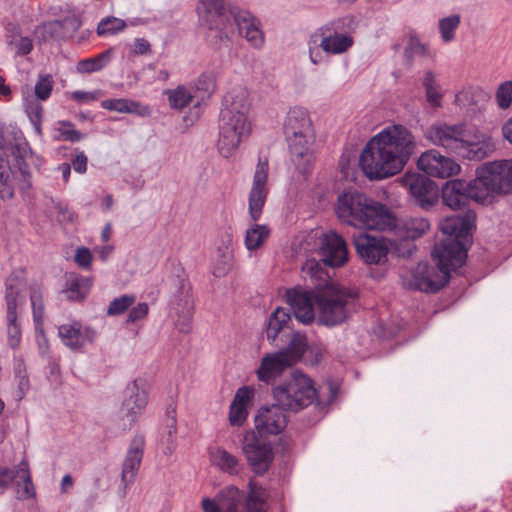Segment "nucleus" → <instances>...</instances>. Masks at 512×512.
Listing matches in <instances>:
<instances>
[{
  "label": "nucleus",
  "instance_id": "obj_6",
  "mask_svg": "<svg viewBox=\"0 0 512 512\" xmlns=\"http://www.w3.org/2000/svg\"><path fill=\"white\" fill-rule=\"evenodd\" d=\"M269 161L267 157H259L253 176L252 187L248 196V213L256 223L260 220L269 194L268 188ZM270 236V229L265 224H253L245 233V247L256 251Z\"/></svg>",
  "mask_w": 512,
  "mask_h": 512
},
{
  "label": "nucleus",
  "instance_id": "obj_60",
  "mask_svg": "<svg viewBox=\"0 0 512 512\" xmlns=\"http://www.w3.org/2000/svg\"><path fill=\"white\" fill-rule=\"evenodd\" d=\"M319 41L317 36L312 33L308 39V54L309 59L314 65H318L323 60V54L321 52V46L318 45Z\"/></svg>",
  "mask_w": 512,
  "mask_h": 512
},
{
  "label": "nucleus",
  "instance_id": "obj_54",
  "mask_svg": "<svg viewBox=\"0 0 512 512\" xmlns=\"http://www.w3.org/2000/svg\"><path fill=\"white\" fill-rule=\"evenodd\" d=\"M25 112L30 120L31 125L34 128H40L43 122L44 108L39 100H26Z\"/></svg>",
  "mask_w": 512,
  "mask_h": 512
},
{
  "label": "nucleus",
  "instance_id": "obj_12",
  "mask_svg": "<svg viewBox=\"0 0 512 512\" xmlns=\"http://www.w3.org/2000/svg\"><path fill=\"white\" fill-rule=\"evenodd\" d=\"M243 453L256 476H263L274 461L272 444L254 431L247 432L243 440Z\"/></svg>",
  "mask_w": 512,
  "mask_h": 512
},
{
  "label": "nucleus",
  "instance_id": "obj_53",
  "mask_svg": "<svg viewBox=\"0 0 512 512\" xmlns=\"http://www.w3.org/2000/svg\"><path fill=\"white\" fill-rule=\"evenodd\" d=\"M136 301V296L133 294H125L120 297L114 298L106 311L108 316H118L123 314L131 305Z\"/></svg>",
  "mask_w": 512,
  "mask_h": 512
},
{
  "label": "nucleus",
  "instance_id": "obj_9",
  "mask_svg": "<svg viewBox=\"0 0 512 512\" xmlns=\"http://www.w3.org/2000/svg\"><path fill=\"white\" fill-rule=\"evenodd\" d=\"M485 178L482 174V168L479 167L473 180H448L441 189L443 204L453 210H457L467 206L470 200L485 202L490 197Z\"/></svg>",
  "mask_w": 512,
  "mask_h": 512
},
{
  "label": "nucleus",
  "instance_id": "obj_61",
  "mask_svg": "<svg viewBox=\"0 0 512 512\" xmlns=\"http://www.w3.org/2000/svg\"><path fill=\"white\" fill-rule=\"evenodd\" d=\"M149 312V307L146 302L138 303L128 313L126 322L135 323L136 321L146 318Z\"/></svg>",
  "mask_w": 512,
  "mask_h": 512
},
{
  "label": "nucleus",
  "instance_id": "obj_2",
  "mask_svg": "<svg viewBox=\"0 0 512 512\" xmlns=\"http://www.w3.org/2000/svg\"><path fill=\"white\" fill-rule=\"evenodd\" d=\"M416 150L410 130H382L366 144L359 165L369 179H386L401 172Z\"/></svg>",
  "mask_w": 512,
  "mask_h": 512
},
{
  "label": "nucleus",
  "instance_id": "obj_24",
  "mask_svg": "<svg viewBox=\"0 0 512 512\" xmlns=\"http://www.w3.org/2000/svg\"><path fill=\"white\" fill-rule=\"evenodd\" d=\"M311 289H303L300 287L288 289L286 291V301L293 311V315L297 321L302 324H310L315 319L314 304L317 290L314 284Z\"/></svg>",
  "mask_w": 512,
  "mask_h": 512
},
{
  "label": "nucleus",
  "instance_id": "obj_38",
  "mask_svg": "<svg viewBox=\"0 0 512 512\" xmlns=\"http://www.w3.org/2000/svg\"><path fill=\"white\" fill-rule=\"evenodd\" d=\"M308 345L305 333L292 331L288 346L277 353H283L285 361L292 366L302 360Z\"/></svg>",
  "mask_w": 512,
  "mask_h": 512
},
{
  "label": "nucleus",
  "instance_id": "obj_59",
  "mask_svg": "<svg viewBox=\"0 0 512 512\" xmlns=\"http://www.w3.org/2000/svg\"><path fill=\"white\" fill-rule=\"evenodd\" d=\"M324 356V349L316 344L308 345L305 355L302 360L305 364L310 366L318 365Z\"/></svg>",
  "mask_w": 512,
  "mask_h": 512
},
{
  "label": "nucleus",
  "instance_id": "obj_51",
  "mask_svg": "<svg viewBox=\"0 0 512 512\" xmlns=\"http://www.w3.org/2000/svg\"><path fill=\"white\" fill-rule=\"evenodd\" d=\"M54 87V78L51 74L40 73L34 86L35 99L46 101L50 98Z\"/></svg>",
  "mask_w": 512,
  "mask_h": 512
},
{
  "label": "nucleus",
  "instance_id": "obj_52",
  "mask_svg": "<svg viewBox=\"0 0 512 512\" xmlns=\"http://www.w3.org/2000/svg\"><path fill=\"white\" fill-rule=\"evenodd\" d=\"M127 24L123 19L117 17L103 18L97 26V33L100 36L116 35L126 28Z\"/></svg>",
  "mask_w": 512,
  "mask_h": 512
},
{
  "label": "nucleus",
  "instance_id": "obj_46",
  "mask_svg": "<svg viewBox=\"0 0 512 512\" xmlns=\"http://www.w3.org/2000/svg\"><path fill=\"white\" fill-rule=\"evenodd\" d=\"M238 130H220L218 139L219 153L228 158L237 149L241 134L237 133Z\"/></svg>",
  "mask_w": 512,
  "mask_h": 512
},
{
  "label": "nucleus",
  "instance_id": "obj_35",
  "mask_svg": "<svg viewBox=\"0 0 512 512\" xmlns=\"http://www.w3.org/2000/svg\"><path fill=\"white\" fill-rule=\"evenodd\" d=\"M92 286L93 279L91 277L72 274L66 281L63 293L66 294L69 301L82 302L87 298Z\"/></svg>",
  "mask_w": 512,
  "mask_h": 512
},
{
  "label": "nucleus",
  "instance_id": "obj_13",
  "mask_svg": "<svg viewBox=\"0 0 512 512\" xmlns=\"http://www.w3.org/2000/svg\"><path fill=\"white\" fill-rule=\"evenodd\" d=\"M399 182L408 189L414 203L422 209L432 208L439 200L438 185L427 174L407 171Z\"/></svg>",
  "mask_w": 512,
  "mask_h": 512
},
{
  "label": "nucleus",
  "instance_id": "obj_15",
  "mask_svg": "<svg viewBox=\"0 0 512 512\" xmlns=\"http://www.w3.org/2000/svg\"><path fill=\"white\" fill-rule=\"evenodd\" d=\"M320 267L339 268L349 260V251L345 239L336 231L330 230L319 238L318 246Z\"/></svg>",
  "mask_w": 512,
  "mask_h": 512
},
{
  "label": "nucleus",
  "instance_id": "obj_63",
  "mask_svg": "<svg viewBox=\"0 0 512 512\" xmlns=\"http://www.w3.org/2000/svg\"><path fill=\"white\" fill-rule=\"evenodd\" d=\"M132 51L136 55H145L152 52L150 43L144 38H136L134 40Z\"/></svg>",
  "mask_w": 512,
  "mask_h": 512
},
{
  "label": "nucleus",
  "instance_id": "obj_41",
  "mask_svg": "<svg viewBox=\"0 0 512 512\" xmlns=\"http://www.w3.org/2000/svg\"><path fill=\"white\" fill-rule=\"evenodd\" d=\"M7 32V44L15 50L17 56L28 55L33 50L32 39L22 36L18 27L9 24Z\"/></svg>",
  "mask_w": 512,
  "mask_h": 512
},
{
  "label": "nucleus",
  "instance_id": "obj_39",
  "mask_svg": "<svg viewBox=\"0 0 512 512\" xmlns=\"http://www.w3.org/2000/svg\"><path fill=\"white\" fill-rule=\"evenodd\" d=\"M422 86L425 91V97L429 106L433 109L442 107L444 98V90L436 79V74L428 70L424 73L422 79Z\"/></svg>",
  "mask_w": 512,
  "mask_h": 512
},
{
  "label": "nucleus",
  "instance_id": "obj_36",
  "mask_svg": "<svg viewBox=\"0 0 512 512\" xmlns=\"http://www.w3.org/2000/svg\"><path fill=\"white\" fill-rule=\"evenodd\" d=\"M245 493L234 485L224 487L217 494L223 512H246Z\"/></svg>",
  "mask_w": 512,
  "mask_h": 512
},
{
  "label": "nucleus",
  "instance_id": "obj_14",
  "mask_svg": "<svg viewBox=\"0 0 512 512\" xmlns=\"http://www.w3.org/2000/svg\"><path fill=\"white\" fill-rule=\"evenodd\" d=\"M353 245L365 264L382 266L388 262L392 242L383 236L360 233L353 237Z\"/></svg>",
  "mask_w": 512,
  "mask_h": 512
},
{
  "label": "nucleus",
  "instance_id": "obj_28",
  "mask_svg": "<svg viewBox=\"0 0 512 512\" xmlns=\"http://www.w3.org/2000/svg\"><path fill=\"white\" fill-rule=\"evenodd\" d=\"M58 335L65 346L73 351H78L86 344L93 343L97 339L98 333L90 326L83 327L81 322L73 321L60 325Z\"/></svg>",
  "mask_w": 512,
  "mask_h": 512
},
{
  "label": "nucleus",
  "instance_id": "obj_64",
  "mask_svg": "<svg viewBox=\"0 0 512 512\" xmlns=\"http://www.w3.org/2000/svg\"><path fill=\"white\" fill-rule=\"evenodd\" d=\"M87 156L84 154V152H80L75 156V158L72 160V166L73 169L80 174H83L87 170Z\"/></svg>",
  "mask_w": 512,
  "mask_h": 512
},
{
  "label": "nucleus",
  "instance_id": "obj_10",
  "mask_svg": "<svg viewBox=\"0 0 512 512\" xmlns=\"http://www.w3.org/2000/svg\"><path fill=\"white\" fill-rule=\"evenodd\" d=\"M356 28L353 16L346 15L333 19L319 28L313 34L317 36L321 50L329 55L346 53L354 45L352 33Z\"/></svg>",
  "mask_w": 512,
  "mask_h": 512
},
{
  "label": "nucleus",
  "instance_id": "obj_31",
  "mask_svg": "<svg viewBox=\"0 0 512 512\" xmlns=\"http://www.w3.org/2000/svg\"><path fill=\"white\" fill-rule=\"evenodd\" d=\"M283 356V353L277 352L265 355L256 371L258 380L270 384L280 377L285 369L291 367Z\"/></svg>",
  "mask_w": 512,
  "mask_h": 512
},
{
  "label": "nucleus",
  "instance_id": "obj_29",
  "mask_svg": "<svg viewBox=\"0 0 512 512\" xmlns=\"http://www.w3.org/2000/svg\"><path fill=\"white\" fill-rule=\"evenodd\" d=\"M18 292L14 287L6 283L5 300L7 306V342L11 349L16 350L21 343L22 329L17 321Z\"/></svg>",
  "mask_w": 512,
  "mask_h": 512
},
{
  "label": "nucleus",
  "instance_id": "obj_5",
  "mask_svg": "<svg viewBox=\"0 0 512 512\" xmlns=\"http://www.w3.org/2000/svg\"><path fill=\"white\" fill-rule=\"evenodd\" d=\"M335 211L342 223L359 229L391 231L398 226L386 205L357 191L339 195Z\"/></svg>",
  "mask_w": 512,
  "mask_h": 512
},
{
  "label": "nucleus",
  "instance_id": "obj_49",
  "mask_svg": "<svg viewBox=\"0 0 512 512\" xmlns=\"http://www.w3.org/2000/svg\"><path fill=\"white\" fill-rule=\"evenodd\" d=\"M430 55L429 47L423 43L415 32L408 34V43L404 49V57L411 64L415 56L427 57Z\"/></svg>",
  "mask_w": 512,
  "mask_h": 512
},
{
  "label": "nucleus",
  "instance_id": "obj_20",
  "mask_svg": "<svg viewBox=\"0 0 512 512\" xmlns=\"http://www.w3.org/2000/svg\"><path fill=\"white\" fill-rule=\"evenodd\" d=\"M489 99V94L483 88L469 87L456 94L455 104L471 121L481 123L485 118Z\"/></svg>",
  "mask_w": 512,
  "mask_h": 512
},
{
  "label": "nucleus",
  "instance_id": "obj_62",
  "mask_svg": "<svg viewBox=\"0 0 512 512\" xmlns=\"http://www.w3.org/2000/svg\"><path fill=\"white\" fill-rule=\"evenodd\" d=\"M92 253L91 251L86 247H79L76 250L75 254V262L84 269H88L91 267L92 263Z\"/></svg>",
  "mask_w": 512,
  "mask_h": 512
},
{
  "label": "nucleus",
  "instance_id": "obj_16",
  "mask_svg": "<svg viewBox=\"0 0 512 512\" xmlns=\"http://www.w3.org/2000/svg\"><path fill=\"white\" fill-rule=\"evenodd\" d=\"M13 483L17 487V499L28 500L36 497V487L32 481L30 467L27 460H22L13 468L0 466V488L6 489Z\"/></svg>",
  "mask_w": 512,
  "mask_h": 512
},
{
  "label": "nucleus",
  "instance_id": "obj_34",
  "mask_svg": "<svg viewBox=\"0 0 512 512\" xmlns=\"http://www.w3.org/2000/svg\"><path fill=\"white\" fill-rule=\"evenodd\" d=\"M291 314L283 307L276 308L269 316L266 326V337L271 344H275L280 333L291 330Z\"/></svg>",
  "mask_w": 512,
  "mask_h": 512
},
{
  "label": "nucleus",
  "instance_id": "obj_19",
  "mask_svg": "<svg viewBox=\"0 0 512 512\" xmlns=\"http://www.w3.org/2000/svg\"><path fill=\"white\" fill-rule=\"evenodd\" d=\"M120 409L123 419L129 422V429L137 422L148 404V392L142 379H135L127 385Z\"/></svg>",
  "mask_w": 512,
  "mask_h": 512
},
{
  "label": "nucleus",
  "instance_id": "obj_11",
  "mask_svg": "<svg viewBox=\"0 0 512 512\" xmlns=\"http://www.w3.org/2000/svg\"><path fill=\"white\" fill-rule=\"evenodd\" d=\"M250 94L245 86H235L226 93L220 111L223 128H245L250 125Z\"/></svg>",
  "mask_w": 512,
  "mask_h": 512
},
{
  "label": "nucleus",
  "instance_id": "obj_26",
  "mask_svg": "<svg viewBox=\"0 0 512 512\" xmlns=\"http://www.w3.org/2000/svg\"><path fill=\"white\" fill-rule=\"evenodd\" d=\"M417 166L429 177L448 178L457 174L460 166L450 157L442 155L435 149L420 155Z\"/></svg>",
  "mask_w": 512,
  "mask_h": 512
},
{
  "label": "nucleus",
  "instance_id": "obj_55",
  "mask_svg": "<svg viewBox=\"0 0 512 512\" xmlns=\"http://www.w3.org/2000/svg\"><path fill=\"white\" fill-rule=\"evenodd\" d=\"M219 252L220 254L213 265L212 274L217 278H222L231 270L233 255L231 251H221L219 249Z\"/></svg>",
  "mask_w": 512,
  "mask_h": 512
},
{
  "label": "nucleus",
  "instance_id": "obj_3",
  "mask_svg": "<svg viewBox=\"0 0 512 512\" xmlns=\"http://www.w3.org/2000/svg\"><path fill=\"white\" fill-rule=\"evenodd\" d=\"M303 272L310 277L314 289L317 290L314 298L318 323L327 327L343 324L356 306L358 290L334 283L328 272L313 258L305 262Z\"/></svg>",
  "mask_w": 512,
  "mask_h": 512
},
{
  "label": "nucleus",
  "instance_id": "obj_42",
  "mask_svg": "<svg viewBox=\"0 0 512 512\" xmlns=\"http://www.w3.org/2000/svg\"><path fill=\"white\" fill-rule=\"evenodd\" d=\"M430 228L426 218L415 217L405 220L400 227V235L404 239L416 240L422 237Z\"/></svg>",
  "mask_w": 512,
  "mask_h": 512
},
{
  "label": "nucleus",
  "instance_id": "obj_32",
  "mask_svg": "<svg viewBox=\"0 0 512 512\" xmlns=\"http://www.w3.org/2000/svg\"><path fill=\"white\" fill-rule=\"evenodd\" d=\"M101 107L105 110L132 114L139 117H149L151 115V109L148 105L126 98L103 100Z\"/></svg>",
  "mask_w": 512,
  "mask_h": 512
},
{
  "label": "nucleus",
  "instance_id": "obj_25",
  "mask_svg": "<svg viewBox=\"0 0 512 512\" xmlns=\"http://www.w3.org/2000/svg\"><path fill=\"white\" fill-rule=\"evenodd\" d=\"M285 411L277 402L261 407L255 417L256 434L264 437L282 433L288 423Z\"/></svg>",
  "mask_w": 512,
  "mask_h": 512
},
{
  "label": "nucleus",
  "instance_id": "obj_45",
  "mask_svg": "<svg viewBox=\"0 0 512 512\" xmlns=\"http://www.w3.org/2000/svg\"><path fill=\"white\" fill-rule=\"evenodd\" d=\"M217 465L225 473L229 475H239L244 471V464L240 459L225 449L217 451Z\"/></svg>",
  "mask_w": 512,
  "mask_h": 512
},
{
  "label": "nucleus",
  "instance_id": "obj_43",
  "mask_svg": "<svg viewBox=\"0 0 512 512\" xmlns=\"http://www.w3.org/2000/svg\"><path fill=\"white\" fill-rule=\"evenodd\" d=\"M14 381L16 383L14 399L16 401H21L30 389V381L27 375L26 365L21 357L15 359Z\"/></svg>",
  "mask_w": 512,
  "mask_h": 512
},
{
  "label": "nucleus",
  "instance_id": "obj_21",
  "mask_svg": "<svg viewBox=\"0 0 512 512\" xmlns=\"http://www.w3.org/2000/svg\"><path fill=\"white\" fill-rule=\"evenodd\" d=\"M166 287L168 289L171 309L194 306L192 299V287L185 269L180 265H175L171 274L168 276Z\"/></svg>",
  "mask_w": 512,
  "mask_h": 512
},
{
  "label": "nucleus",
  "instance_id": "obj_17",
  "mask_svg": "<svg viewBox=\"0 0 512 512\" xmlns=\"http://www.w3.org/2000/svg\"><path fill=\"white\" fill-rule=\"evenodd\" d=\"M230 5L226 0H198L196 11L199 24L216 30L221 38H228L226 12Z\"/></svg>",
  "mask_w": 512,
  "mask_h": 512
},
{
  "label": "nucleus",
  "instance_id": "obj_47",
  "mask_svg": "<svg viewBox=\"0 0 512 512\" xmlns=\"http://www.w3.org/2000/svg\"><path fill=\"white\" fill-rule=\"evenodd\" d=\"M311 125L307 109L298 106L290 108L284 120V128H307Z\"/></svg>",
  "mask_w": 512,
  "mask_h": 512
},
{
  "label": "nucleus",
  "instance_id": "obj_1",
  "mask_svg": "<svg viewBox=\"0 0 512 512\" xmlns=\"http://www.w3.org/2000/svg\"><path fill=\"white\" fill-rule=\"evenodd\" d=\"M476 215L467 211L444 218L440 230L445 238L435 244L432 257L436 266L420 262L412 273L411 287L415 290L436 293L450 280L451 272L462 267L467 258V243L475 229Z\"/></svg>",
  "mask_w": 512,
  "mask_h": 512
},
{
  "label": "nucleus",
  "instance_id": "obj_50",
  "mask_svg": "<svg viewBox=\"0 0 512 512\" xmlns=\"http://www.w3.org/2000/svg\"><path fill=\"white\" fill-rule=\"evenodd\" d=\"M494 99L500 110H508L512 106V80L500 82L494 93Z\"/></svg>",
  "mask_w": 512,
  "mask_h": 512
},
{
  "label": "nucleus",
  "instance_id": "obj_22",
  "mask_svg": "<svg viewBox=\"0 0 512 512\" xmlns=\"http://www.w3.org/2000/svg\"><path fill=\"white\" fill-rule=\"evenodd\" d=\"M482 174L489 189L490 196L494 193L508 194L512 192V159L499 162H488L481 166Z\"/></svg>",
  "mask_w": 512,
  "mask_h": 512
},
{
  "label": "nucleus",
  "instance_id": "obj_57",
  "mask_svg": "<svg viewBox=\"0 0 512 512\" xmlns=\"http://www.w3.org/2000/svg\"><path fill=\"white\" fill-rule=\"evenodd\" d=\"M108 60L107 53L99 54L94 58L82 60L78 63L77 70L81 73H92L101 70Z\"/></svg>",
  "mask_w": 512,
  "mask_h": 512
},
{
  "label": "nucleus",
  "instance_id": "obj_27",
  "mask_svg": "<svg viewBox=\"0 0 512 512\" xmlns=\"http://www.w3.org/2000/svg\"><path fill=\"white\" fill-rule=\"evenodd\" d=\"M145 437L142 434L135 435L128 447L122 463L121 482L124 488L134 483L140 469L145 450Z\"/></svg>",
  "mask_w": 512,
  "mask_h": 512
},
{
  "label": "nucleus",
  "instance_id": "obj_58",
  "mask_svg": "<svg viewBox=\"0 0 512 512\" xmlns=\"http://www.w3.org/2000/svg\"><path fill=\"white\" fill-rule=\"evenodd\" d=\"M66 95L69 99L79 104H88L100 99L104 95V92L100 89L93 91L76 90L73 92H67Z\"/></svg>",
  "mask_w": 512,
  "mask_h": 512
},
{
  "label": "nucleus",
  "instance_id": "obj_40",
  "mask_svg": "<svg viewBox=\"0 0 512 512\" xmlns=\"http://www.w3.org/2000/svg\"><path fill=\"white\" fill-rule=\"evenodd\" d=\"M312 130H293L292 136H287L290 151L293 155L303 157L308 154L314 136L309 132Z\"/></svg>",
  "mask_w": 512,
  "mask_h": 512
},
{
  "label": "nucleus",
  "instance_id": "obj_44",
  "mask_svg": "<svg viewBox=\"0 0 512 512\" xmlns=\"http://www.w3.org/2000/svg\"><path fill=\"white\" fill-rule=\"evenodd\" d=\"M461 24L460 14H451L438 21V30L441 40L448 44L455 40L456 32Z\"/></svg>",
  "mask_w": 512,
  "mask_h": 512
},
{
  "label": "nucleus",
  "instance_id": "obj_48",
  "mask_svg": "<svg viewBox=\"0 0 512 512\" xmlns=\"http://www.w3.org/2000/svg\"><path fill=\"white\" fill-rule=\"evenodd\" d=\"M30 302H31V307H32V315H33L35 330L38 331V329L43 326L44 311H45L43 293H42L40 287H38V286L30 287Z\"/></svg>",
  "mask_w": 512,
  "mask_h": 512
},
{
  "label": "nucleus",
  "instance_id": "obj_37",
  "mask_svg": "<svg viewBox=\"0 0 512 512\" xmlns=\"http://www.w3.org/2000/svg\"><path fill=\"white\" fill-rule=\"evenodd\" d=\"M248 491L244 499L246 512H266L269 493L266 488L253 479L248 482Z\"/></svg>",
  "mask_w": 512,
  "mask_h": 512
},
{
  "label": "nucleus",
  "instance_id": "obj_56",
  "mask_svg": "<svg viewBox=\"0 0 512 512\" xmlns=\"http://www.w3.org/2000/svg\"><path fill=\"white\" fill-rule=\"evenodd\" d=\"M177 315L178 319L175 321V326L181 333H189L192 329V317L194 313V306L190 308L182 307L172 309Z\"/></svg>",
  "mask_w": 512,
  "mask_h": 512
},
{
  "label": "nucleus",
  "instance_id": "obj_30",
  "mask_svg": "<svg viewBox=\"0 0 512 512\" xmlns=\"http://www.w3.org/2000/svg\"><path fill=\"white\" fill-rule=\"evenodd\" d=\"M254 398V389L250 386L240 387L230 404L229 421L233 426H241L248 417V405Z\"/></svg>",
  "mask_w": 512,
  "mask_h": 512
},
{
  "label": "nucleus",
  "instance_id": "obj_7",
  "mask_svg": "<svg viewBox=\"0 0 512 512\" xmlns=\"http://www.w3.org/2000/svg\"><path fill=\"white\" fill-rule=\"evenodd\" d=\"M474 130H428L427 137L462 158L480 161L495 150L492 137Z\"/></svg>",
  "mask_w": 512,
  "mask_h": 512
},
{
  "label": "nucleus",
  "instance_id": "obj_4",
  "mask_svg": "<svg viewBox=\"0 0 512 512\" xmlns=\"http://www.w3.org/2000/svg\"><path fill=\"white\" fill-rule=\"evenodd\" d=\"M28 157H33V151L22 130H0L1 199L13 198L15 184L23 192L32 187Z\"/></svg>",
  "mask_w": 512,
  "mask_h": 512
},
{
  "label": "nucleus",
  "instance_id": "obj_23",
  "mask_svg": "<svg viewBox=\"0 0 512 512\" xmlns=\"http://www.w3.org/2000/svg\"><path fill=\"white\" fill-rule=\"evenodd\" d=\"M194 95H197V102L190 107L184 117L187 126H192L202 116L208 100L216 90L215 77L210 73H203L194 81L188 83Z\"/></svg>",
  "mask_w": 512,
  "mask_h": 512
},
{
  "label": "nucleus",
  "instance_id": "obj_18",
  "mask_svg": "<svg viewBox=\"0 0 512 512\" xmlns=\"http://www.w3.org/2000/svg\"><path fill=\"white\" fill-rule=\"evenodd\" d=\"M228 13L233 18L239 35L245 38L254 49H261L265 43V34L261 21L249 10L237 5H230Z\"/></svg>",
  "mask_w": 512,
  "mask_h": 512
},
{
  "label": "nucleus",
  "instance_id": "obj_33",
  "mask_svg": "<svg viewBox=\"0 0 512 512\" xmlns=\"http://www.w3.org/2000/svg\"><path fill=\"white\" fill-rule=\"evenodd\" d=\"M163 94L167 99L169 107L176 111H183L197 102V95H194V91H192L188 83L180 84L172 89H166Z\"/></svg>",
  "mask_w": 512,
  "mask_h": 512
},
{
  "label": "nucleus",
  "instance_id": "obj_8",
  "mask_svg": "<svg viewBox=\"0 0 512 512\" xmlns=\"http://www.w3.org/2000/svg\"><path fill=\"white\" fill-rule=\"evenodd\" d=\"M272 396L286 411L297 413L316 400L317 391L312 379L296 370L290 378L272 388Z\"/></svg>",
  "mask_w": 512,
  "mask_h": 512
}]
</instances>
